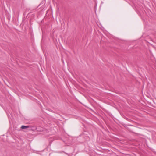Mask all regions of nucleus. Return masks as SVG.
<instances>
[{"label": "nucleus", "instance_id": "1", "mask_svg": "<svg viewBox=\"0 0 156 156\" xmlns=\"http://www.w3.org/2000/svg\"><path fill=\"white\" fill-rule=\"evenodd\" d=\"M30 127L29 126H22L21 127V128L23 129H25L27 128H29Z\"/></svg>", "mask_w": 156, "mask_h": 156}]
</instances>
